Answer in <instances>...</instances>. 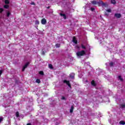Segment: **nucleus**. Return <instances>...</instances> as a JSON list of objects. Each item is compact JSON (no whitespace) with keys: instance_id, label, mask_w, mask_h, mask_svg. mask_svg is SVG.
I'll return each instance as SVG.
<instances>
[{"instance_id":"nucleus-1","label":"nucleus","mask_w":125,"mask_h":125,"mask_svg":"<svg viewBox=\"0 0 125 125\" xmlns=\"http://www.w3.org/2000/svg\"><path fill=\"white\" fill-rule=\"evenodd\" d=\"M85 51L84 50H82L81 51H78L76 53L77 56L80 57V56H83V55H85Z\"/></svg>"},{"instance_id":"nucleus-2","label":"nucleus","mask_w":125,"mask_h":125,"mask_svg":"<svg viewBox=\"0 0 125 125\" xmlns=\"http://www.w3.org/2000/svg\"><path fill=\"white\" fill-rule=\"evenodd\" d=\"M63 83H66L70 88H72V85H71V83H70V81L64 80H63Z\"/></svg>"},{"instance_id":"nucleus-3","label":"nucleus","mask_w":125,"mask_h":125,"mask_svg":"<svg viewBox=\"0 0 125 125\" xmlns=\"http://www.w3.org/2000/svg\"><path fill=\"white\" fill-rule=\"evenodd\" d=\"M28 65H29V62H27L26 63H25V64L23 66L21 69V71L24 72L26 68H27V67H28Z\"/></svg>"},{"instance_id":"nucleus-4","label":"nucleus","mask_w":125,"mask_h":125,"mask_svg":"<svg viewBox=\"0 0 125 125\" xmlns=\"http://www.w3.org/2000/svg\"><path fill=\"white\" fill-rule=\"evenodd\" d=\"M41 23L42 25H45V24H46V20L44 18L42 19L41 20Z\"/></svg>"},{"instance_id":"nucleus-5","label":"nucleus","mask_w":125,"mask_h":125,"mask_svg":"<svg viewBox=\"0 0 125 125\" xmlns=\"http://www.w3.org/2000/svg\"><path fill=\"white\" fill-rule=\"evenodd\" d=\"M72 42L75 43V44H77L78 43V40L76 39V37H73L72 39Z\"/></svg>"},{"instance_id":"nucleus-6","label":"nucleus","mask_w":125,"mask_h":125,"mask_svg":"<svg viewBox=\"0 0 125 125\" xmlns=\"http://www.w3.org/2000/svg\"><path fill=\"white\" fill-rule=\"evenodd\" d=\"M69 77L71 79H74L75 78V73H71L69 75Z\"/></svg>"},{"instance_id":"nucleus-7","label":"nucleus","mask_w":125,"mask_h":125,"mask_svg":"<svg viewBox=\"0 0 125 125\" xmlns=\"http://www.w3.org/2000/svg\"><path fill=\"white\" fill-rule=\"evenodd\" d=\"M115 16L116 17V18H121V17H122V15H121V14H115Z\"/></svg>"},{"instance_id":"nucleus-8","label":"nucleus","mask_w":125,"mask_h":125,"mask_svg":"<svg viewBox=\"0 0 125 125\" xmlns=\"http://www.w3.org/2000/svg\"><path fill=\"white\" fill-rule=\"evenodd\" d=\"M91 84H92V85H93V86H96V83H95V81H94V80H92L91 82Z\"/></svg>"},{"instance_id":"nucleus-9","label":"nucleus","mask_w":125,"mask_h":125,"mask_svg":"<svg viewBox=\"0 0 125 125\" xmlns=\"http://www.w3.org/2000/svg\"><path fill=\"white\" fill-rule=\"evenodd\" d=\"M103 2V1H99L97 2V4H98V5L99 6H101V5H102Z\"/></svg>"},{"instance_id":"nucleus-10","label":"nucleus","mask_w":125,"mask_h":125,"mask_svg":"<svg viewBox=\"0 0 125 125\" xmlns=\"http://www.w3.org/2000/svg\"><path fill=\"white\" fill-rule=\"evenodd\" d=\"M60 15L61 16H63V19H65V20L67 19V17H66V15L65 14L61 13Z\"/></svg>"},{"instance_id":"nucleus-11","label":"nucleus","mask_w":125,"mask_h":125,"mask_svg":"<svg viewBox=\"0 0 125 125\" xmlns=\"http://www.w3.org/2000/svg\"><path fill=\"white\" fill-rule=\"evenodd\" d=\"M73 112H74V106L72 105L70 109V113H72Z\"/></svg>"},{"instance_id":"nucleus-12","label":"nucleus","mask_w":125,"mask_h":125,"mask_svg":"<svg viewBox=\"0 0 125 125\" xmlns=\"http://www.w3.org/2000/svg\"><path fill=\"white\" fill-rule=\"evenodd\" d=\"M102 7H107V4H106L105 3H104L103 1V3L102 4Z\"/></svg>"},{"instance_id":"nucleus-13","label":"nucleus","mask_w":125,"mask_h":125,"mask_svg":"<svg viewBox=\"0 0 125 125\" xmlns=\"http://www.w3.org/2000/svg\"><path fill=\"white\" fill-rule=\"evenodd\" d=\"M91 2L92 4H94V5L97 4V1H96V0H92L91 1Z\"/></svg>"},{"instance_id":"nucleus-14","label":"nucleus","mask_w":125,"mask_h":125,"mask_svg":"<svg viewBox=\"0 0 125 125\" xmlns=\"http://www.w3.org/2000/svg\"><path fill=\"white\" fill-rule=\"evenodd\" d=\"M118 78L121 81V82H124V79H123L121 76H119Z\"/></svg>"},{"instance_id":"nucleus-15","label":"nucleus","mask_w":125,"mask_h":125,"mask_svg":"<svg viewBox=\"0 0 125 125\" xmlns=\"http://www.w3.org/2000/svg\"><path fill=\"white\" fill-rule=\"evenodd\" d=\"M39 74L41 75V76H43L44 75V73H43V71H40L39 72Z\"/></svg>"},{"instance_id":"nucleus-16","label":"nucleus","mask_w":125,"mask_h":125,"mask_svg":"<svg viewBox=\"0 0 125 125\" xmlns=\"http://www.w3.org/2000/svg\"><path fill=\"white\" fill-rule=\"evenodd\" d=\"M48 67L50 69H53V65H52L51 64H49Z\"/></svg>"},{"instance_id":"nucleus-17","label":"nucleus","mask_w":125,"mask_h":125,"mask_svg":"<svg viewBox=\"0 0 125 125\" xmlns=\"http://www.w3.org/2000/svg\"><path fill=\"white\" fill-rule=\"evenodd\" d=\"M111 3H112V4H116V0H111Z\"/></svg>"},{"instance_id":"nucleus-18","label":"nucleus","mask_w":125,"mask_h":125,"mask_svg":"<svg viewBox=\"0 0 125 125\" xmlns=\"http://www.w3.org/2000/svg\"><path fill=\"white\" fill-rule=\"evenodd\" d=\"M36 83H41V80L39 79H37L36 80Z\"/></svg>"},{"instance_id":"nucleus-19","label":"nucleus","mask_w":125,"mask_h":125,"mask_svg":"<svg viewBox=\"0 0 125 125\" xmlns=\"http://www.w3.org/2000/svg\"><path fill=\"white\" fill-rule=\"evenodd\" d=\"M35 25H40V21L36 20L35 21Z\"/></svg>"},{"instance_id":"nucleus-20","label":"nucleus","mask_w":125,"mask_h":125,"mask_svg":"<svg viewBox=\"0 0 125 125\" xmlns=\"http://www.w3.org/2000/svg\"><path fill=\"white\" fill-rule=\"evenodd\" d=\"M119 124H120V125H125V122L124 121H121L119 122Z\"/></svg>"},{"instance_id":"nucleus-21","label":"nucleus","mask_w":125,"mask_h":125,"mask_svg":"<svg viewBox=\"0 0 125 125\" xmlns=\"http://www.w3.org/2000/svg\"><path fill=\"white\" fill-rule=\"evenodd\" d=\"M61 45L60 44V43H57V44H56V45H55L56 47H58V48L60 47Z\"/></svg>"},{"instance_id":"nucleus-22","label":"nucleus","mask_w":125,"mask_h":125,"mask_svg":"<svg viewBox=\"0 0 125 125\" xmlns=\"http://www.w3.org/2000/svg\"><path fill=\"white\" fill-rule=\"evenodd\" d=\"M81 47L83 49H86V47H85V46L83 44H81Z\"/></svg>"},{"instance_id":"nucleus-23","label":"nucleus","mask_w":125,"mask_h":125,"mask_svg":"<svg viewBox=\"0 0 125 125\" xmlns=\"http://www.w3.org/2000/svg\"><path fill=\"white\" fill-rule=\"evenodd\" d=\"M109 66H110V67H113V66H114V62H110L109 63Z\"/></svg>"},{"instance_id":"nucleus-24","label":"nucleus","mask_w":125,"mask_h":125,"mask_svg":"<svg viewBox=\"0 0 125 125\" xmlns=\"http://www.w3.org/2000/svg\"><path fill=\"white\" fill-rule=\"evenodd\" d=\"M16 116L17 118H19V112L17 111L16 113Z\"/></svg>"},{"instance_id":"nucleus-25","label":"nucleus","mask_w":125,"mask_h":125,"mask_svg":"<svg viewBox=\"0 0 125 125\" xmlns=\"http://www.w3.org/2000/svg\"><path fill=\"white\" fill-rule=\"evenodd\" d=\"M5 4H9V0H5Z\"/></svg>"},{"instance_id":"nucleus-26","label":"nucleus","mask_w":125,"mask_h":125,"mask_svg":"<svg viewBox=\"0 0 125 125\" xmlns=\"http://www.w3.org/2000/svg\"><path fill=\"white\" fill-rule=\"evenodd\" d=\"M8 7H9V5H4V8H6V9H7V8H8Z\"/></svg>"},{"instance_id":"nucleus-27","label":"nucleus","mask_w":125,"mask_h":125,"mask_svg":"<svg viewBox=\"0 0 125 125\" xmlns=\"http://www.w3.org/2000/svg\"><path fill=\"white\" fill-rule=\"evenodd\" d=\"M42 55H44L45 54V52L43 51V49H42Z\"/></svg>"},{"instance_id":"nucleus-28","label":"nucleus","mask_w":125,"mask_h":125,"mask_svg":"<svg viewBox=\"0 0 125 125\" xmlns=\"http://www.w3.org/2000/svg\"><path fill=\"white\" fill-rule=\"evenodd\" d=\"M10 16V13L9 11H8L7 13V17H8Z\"/></svg>"},{"instance_id":"nucleus-29","label":"nucleus","mask_w":125,"mask_h":125,"mask_svg":"<svg viewBox=\"0 0 125 125\" xmlns=\"http://www.w3.org/2000/svg\"><path fill=\"white\" fill-rule=\"evenodd\" d=\"M3 12V9H2V8H0V13H2V12Z\"/></svg>"},{"instance_id":"nucleus-30","label":"nucleus","mask_w":125,"mask_h":125,"mask_svg":"<svg viewBox=\"0 0 125 125\" xmlns=\"http://www.w3.org/2000/svg\"><path fill=\"white\" fill-rule=\"evenodd\" d=\"M121 108H125V104H121Z\"/></svg>"},{"instance_id":"nucleus-31","label":"nucleus","mask_w":125,"mask_h":125,"mask_svg":"<svg viewBox=\"0 0 125 125\" xmlns=\"http://www.w3.org/2000/svg\"><path fill=\"white\" fill-rule=\"evenodd\" d=\"M90 9H91V11H92V12H93V11H94V10H95V8H93V7H91L90 8Z\"/></svg>"},{"instance_id":"nucleus-32","label":"nucleus","mask_w":125,"mask_h":125,"mask_svg":"<svg viewBox=\"0 0 125 125\" xmlns=\"http://www.w3.org/2000/svg\"><path fill=\"white\" fill-rule=\"evenodd\" d=\"M62 100H66V98H65L64 96H62Z\"/></svg>"},{"instance_id":"nucleus-33","label":"nucleus","mask_w":125,"mask_h":125,"mask_svg":"<svg viewBox=\"0 0 125 125\" xmlns=\"http://www.w3.org/2000/svg\"><path fill=\"white\" fill-rule=\"evenodd\" d=\"M106 11L107 12H111L112 11L111 10V9H108L106 10Z\"/></svg>"},{"instance_id":"nucleus-34","label":"nucleus","mask_w":125,"mask_h":125,"mask_svg":"<svg viewBox=\"0 0 125 125\" xmlns=\"http://www.w3.org/2000/svg\"><path fill=\"white\" fill-rule=\"evenodd\" d=\"M2 74V70H0V76H1Z\"/></svg>"},{"instance_id":"nucleus-35","label":"nucleus","mask_w":125,"mask_h":125,"mask_svg":"<svg viewBox=\"0 0 125 125\" xmlns=\"http://www.w3.org/2000/svg\"><path fill=\"white\" fill-rule=\"evenodd\" d=\"M31 4H32V5H35L36 4L34 2H32L31 3Z\"/></svg>"},{"instance_id":"nucleus-36","label":"nucleus","mask_w":125,"mask_h":125,"mask_svg":"<svg viewBox=\"0 0 125 125\" xmlns=\"http://www.w3.org/2000/svg\"><path fill=\"white\" fill-rule=\"evenodd\" d=\"M3 120V119H2V118H0V123H1V122H2Z\"/></svg>"},{"instance_id":"nucleus-37","label":"nucleus","mask_w":125,"mask_h":125,"mask_svg":"<svg viewBox=\"0 0 125 125\" xmlns=\"http://www.w3.org/2000/svg\"><path fill=\"white\" fill-rule=\"evenodd\" d=\"M47 9H49V8H50V6H48V7H47Z\"/></svg>"},{"instance_id":"nucleus-38","label":"nucleus","mask_w":125,"mask_h":125,"mask_svg":"<svg viewBox=\"0 0 125 125\" xmlns=\"http://www.w3.org/2000/svg\"><path fill=\"white\" fill-rule=\"evenodd\" d=\"M26 125H32V124L31 123H28Z\"/></svg>"},{"instance_id":"nucleus-39","label":"nucleus","mask_w":125,"mask_h":125,"mask_svg":"<svg viewBox=\"0 0 125 125\" xmlns=\"http://www.w3.org/2000/svg\"><path fill=\"white\" fill-rule=\"evenodd\" d=\"M86 82H87V81H86Z\"/></svg>"}]
</instances>
